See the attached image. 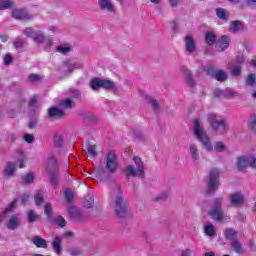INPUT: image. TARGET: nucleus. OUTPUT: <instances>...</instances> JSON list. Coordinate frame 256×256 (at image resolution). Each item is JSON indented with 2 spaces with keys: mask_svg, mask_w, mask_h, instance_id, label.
<instances>
[{
  "mask_svg": "<svg viewBox=\"0 0 256 256\" xmlns=\"http://www.w3.org/2000/svg\"><path fill=\"white\" fill-rule=\"evenodd\" d=\"M195 255V250L192 249H186L182 251L181 256H192Z\"/></svg>",
  "mask_w": 256,
  "mask_h": 256,
  "instance_id": "obj_63",
  "label": "nucleus"
},
{
  "mask_svg": "<svg viewBox=\"0 0 256 256\" xmlns=\"http://www.w3.org/2000/svg\"><path fill=\"white\" fill-rule=\"evenodd\" d=\"M41 80V76L39 74H30L28 76L29 83H38Z\"/></svg>",
  "mask_w": 256,
  "mask_h": 256,
  "instance_id": "obj_49",
  "label": "nucleus"
},
{
  "mask_svg": "<svg viewBox=\"0 0 256 256\" xmlns=\"http://www.w3.org/2000/svg\"><path fill=\"white\" fill-rule=\"evenodd\" d=\"M102 89H105L106 91H117V85L111 80L102 79Z\"/></svg>",
  "mask_w": 256,
  "mask_h": 256,
  "instance_id": "obj_22",
  "label": "nucleus"
},
{
  "mask_svg": "<svg viewBox=\"0 0 256 256\" xmlns=\"http://www.w3.org/2000/svg\"><path fill=\"white\" fill-rule=\"evenodd\" d=\"M12 17H14V19H21L23 21L31 19V17H29V14H27V11L25 10H13Z\"/></svg>",
  "mask_w": 256,
  "mask_h": 256,
  "instance_id": "obj_19",
  "label": "nucleus"
},
{
  "mask_svg": "<svg viewBox=\"0 0 256 256\" xmlns=\"http://www.w3.org/2000/svg\"><path fill=\"white\" fill-rule=\"evenodd\" d=\"M193 125V131L196 139L202 142L204 149H206L208 153H211V151H213V144H211V138H209V134H207V131H205V128H203L201 120L194 119Z\"/></svg>",
  "mask_w": 256,
  "mask_h": 256,
  "instance_id": "obj_2",
  "label": "nucleus"
},
{
  "mask_svg": "<svg viewBox=\"0 0 256 256\" xmlns=\"http://www.w3.org/2000/svg\"><path fill=\"white\" fill-rule=\"evenodd\" d=\"M231 75L233 77H239L241 75V65H235L231 70Z\"/></svg>",
  "mask_w": 256,
  "mask_h": 256,
  "instance_id": "obj_50",
  "label": "nucleus"
},
{
  "mask_svg": "<svg viewBox=\"0 0 256 256\" xmlns=\"http://www.w3.org/2000/svg\"><path fill=\"white\" fill-rule=\"evenodd\" d=\"M33 181H35V175L31 172L22 176V183L24 185H31V183H33Z\"/></svg>",
  "mask_w": 256,
  "mask_h": 256,
  "instance_id": "obj_34",
  "label": "nucleus"
},
{
  "mask_svg": "<svg viewBox=\"0 0 256 256\" xmlns=\"http://www.w3.org/2000/svg\"><path fill=\"white\" fill-rule=\"evenodd\" d=\"M98 7L100 11L115 13V4L113 3V0H98Z\"/></svg>",
  "mask_w": 256,
  "mask_h": 256,
  "instance_id": "obj_12",
  "label": "nucleus"
},
{
  "mask_svg": "<svg viewBox=\"0 0 256 256\" xmlns=\"http://www.w3.org/2000/svg\"><path fill=\"white\" fill-rule=\"evenodd\" d=\"M229 45H231V39H229V36L223 35L216 41V50L219 53H223L229 48Z\"/></svg>",
  "mask_w": 256,
  "mask_h": 256,
  "instance_id": "obj_9",
  "label": "nucleus"
},
{
  "mask_svg": "<svg viewBox=\"0 0 256 256\" xmlns=\"http://www.w3.org/2000/svg\"><path fill=\"white\" fill-rule=\"evenodd\" d=\"M216 15L219 19H222V21H227V10L223 8H217Z\"/></svg>",
  "mask_w": 256,
  "mask_h": 256,
  "instance_id": "obj_39",
  "label": "nucleus"
},
{
  "mask_svg": "<svg viewBox=\"0 0 256 256\" xmlns=\"http://www.w3.org/2000/svg\"><path fill=\"white\" fill-rule=\"evenodd\" d=\"M56 223L59 227H65V225H67V221H65V218L62 216L56 218Z\"/></svg>",
  "mask_w": 256,
  "mask_h": 256,
  "instance_id": "obj_54",
  "label": "nucleus"
},
{
  "mask_svg": "<svg viewBox=\"0 0 256 256\" xmlns=\"http://www.w3.org/2000/svg\"><path fill=\"white\" fill-rule=\"evenodd\" d=\"M246 85L248 87H256V76H255V74H249L247 76Z\"/></svg>",
  "mask_w": 256,
  "mask_h": 256,
  "instance_id": "obj_38",
  "label": "nucleus"
},
{
  "mask_svg": "<svg viewBox=\"0 0 256 256\" xmlns=\"http://www.w3.org/2000/svg\"><path fill=\"white\" fill-rule=\"evenodd\" d=\"M24 140L26 141V143H35V136L31 134H26L24 135Z\"/></svg>",
  "mask_w": 256,
  "mask_h": 256,
  "instance_id": "obj_61",
  "label": "nucleus"
},
{
  "mask_svg": "<svg viewBox=\"0 0 256 256\" xmlns=\"http://www.w3.org/2000/svg\"><path fill=\"white\" fill-rule=\"evenodd\" d=\"M235 63H236V65H240V67H242V65L245 63V56L238 55L236 57Z\"/></svg>",
  "mask_w": 256,
  "mask_h": 256,
  "instance_id": "obj_57",
  "label": "nucleus"
},
{
  "mask_svg": "<svg viewBox=\"0 0 256 256\" xmlns=\"http://www.w3.org/2000/svg\"><path fill=\"white\" fill-rule=\"evenodd\" d=\"M214 79H216V81H219L220 83L227 81V72H225V70H217Z\"/></svg>",
  "mask_w": 256,
  "mask_h": 256,
  "instance_id": "obj_31",
  "label": "nucleus"
},
{
  "mask_svg": "<svg viewBox=\"0 0 256 256\" xmlns=\"http://www.w3.org/2000/svg\"><path fill=\"white\" fill-rule=\"evenodd\" d=\"M57 53H60V55H68L73 51V46L69 43H64L56 47Z\"/></svg>",
  "mask_w": 256,
  "mask_h": 256,
  "instance_id": "obj_18",
  "label": "nucleus"
},
{
  "mask_svg": "<svg viewBox=\"0 0 256 256\" xmlns=\"http://www.w3.org/2000/svg\"><path fill=\"white\" fill-rule=\"evenodd\" d=\"M44 213L48 218H51V216L53 215V208L51 206V203H46L44 206Z\"/></svg>",
  "mask_w": 256,
  "mask_h": 256,
  "instance_id": "obj_44",
  "label": "nucleus"
},
{
  "mask_svg": "<svg viewBox=\"0 0 256 256\" xmlns=\"http://www.w3.org/2000/svg\"><path fill=\"white\" fill-rule=\"evenodd\" d=\"M34 201H35V204H36V205H41V204L43 203V201H44L43 195H41V194H36V195L34 196Z\"/></svg>",
  "mask_w": 256,
  "mask_h": 256,
  "instance_id": "obj_56",
  "label": "nucleus"
},
{
  "mask_svg": "<svg viewBox=\"0 0 256 256\" xmlns=\"http://www.w3.org/2000/svg\"><path fill=\"white\" fill-rule=\"evenodd\" d=\"M219 190V169H212L209 173V180L207 183V191L209 195Z\"/></svg>",
  "mask_w": 256,
  "mask_h": 256,
  "instance_id": "obj_7",
  "label": "nucleus"
},
{
  "mask_svg": "<svg viewBox=\"0 0 256 256\" xmlns=\"http://www.w3.org/2000/svg\"><path fill=\"white\" fill-rule=\"evenodd\" d=\"M90 87L93 91H97V89L103 88V79L94 78L90 82Z\"/></svg>",
  "mask_w": 256,
  "mask_h": 256,
  "instance_id": "obj_27",
  "label": "nucleus"
},
{
  "mask_svg": "<svg viewBox=\"0 0 256 256\" xmlns=\"http://www.w3.org/2000/svg\"><path fill=\"white\" fill-rule=\"evenodd\" d=\"M27 218L29 223H35V221H37V219H39V214H37V212H35V210H29L28 214H27Z\"/></svg>",
  "mask_w": 256,
  "mask_h": 256,
  "instance_id": "obj_36",
  "label": "nucleus"
},
{
  "mask_svg": "<svg viewBox=\"0 0 256 256\" xmlns=\"http://www.w3.org/2000/svg\"><path fill=\"white\" fill-rule=\"evenodd\" d=\"M133 161L137 166V169H135L133 165H128L124 170V173L127 175V177H143V175H145V166L143 161L137 156L133 158Z\"/></svg>",
  "mask_w": 256,
  "mask_h": 256,
  "instance_id": "obj_5",
  "label": "nucleus"
},
{
  "mask_svg": "<svg viewBox=\"0 0 256 256\" xmlns=\"http://www.w3.org/2000/svg\"><path fill=\"white\" fill-rule=\"evenodd\" d=\"M13 7V2L11 0H0V11L4 9H11Z\"/></svg>",
  "mask_w": 256,
  "mask_h": 256,
  "instance_id": "obj_40",
  "label": "nucleus"
},
{
  "mask_svg": "<svg viewBox=\"0 0 256 256\" xmlns=\"http://www.w3.org/2000/svg\"><path fill=\"white\" fill-rule=\"evenodd\" d=\"M224 235L226 239H230L231 242L237 240V231H235L233 228H228L224 231Z\"/></svg>",
  "mask_w": 256,
  "mask_h": 256,
  "instance_id": "obj_29",
  "label": "nucleus"
},
{
  "mask_svg": "<svg viewBox=\"0 0 256 256\" xmlns=\"http://www.w3.org/2000/svg\"><path fill=\"white\" fill-rule=\"evenodd\" d=\"M46 171L50 175L49 179H50V183H51L53 189H57V187L59 185V169L57 166V161L54 158H52L48 162Z\"/></svg>",
  "mask_w": 256,
  "mask_h": 256,
  "instance_id": "obj_6",
  "label": "nucleus"
},
{
  "mask_svg": "<svg viewBox=\"0 0 256 256\" xmlns=\"http://www.w3.org/2000/svg\"><path fill=\"white\" fill-rule=\"evenodd\" d=\"M188 151L193 163L199 161V147L197 146V144H190L188 147Z\"/></svg>",
  "mask_w": 256,
  "mask_h": 256,
  "instance_id": "obj_14",
  "label": "nucleus"
},
{
  "mask_svg": "<svg viewBox=\"0 0 256 256\" xmlns=\"http://www.w3.org/2000/svg\"><path fill=\"white\" fill-rule=\"evenodd\" d=\"M69 95L70 97H72L73 99H81V92H79V90L75 89V88H71L69 90Z\"/></svg>",
  "mask_w": 256,
  "mask_h": 256,
  "instance_id": "obj_45",
  "label": "nucleus"
},
{
  "mask_svg": "<svg viewBox=\"0 0 256 256\" xmlns=\"http://www.w3.org/2000/svg\"><path fill=\"white\" fill-rule=\"evenodd\" d=\"M73 71H75V64H72L71 60H65L59 67V72L61 73L62 77L71 75Z\"/></svg>",
  "mask_w": 256,
  "mask_h": 256,
  "instance_id": "obj_10",
  "label": "nucleus"
},
{
  "mask_svg": "<svg viewBox=\"0 0 256 256\" xmlns=\"http://www.w3.org/2000/svg\"><path fill=\"white\" fill-rule=\"evenodd\" d=\"M68 213H69L70 219H72V221H81V220L85 219V215H83V212H81L79 209H77L75 207H69Z\"/></svg>",
  "mask_w": 256,
  "mask_h": 256,
  "instance_id": "obj_13",
  "label": "nucleus"
},
{
  "mask_svg": "<svg viewBox=\"0 0 256 256\" xmlns=\"http://www.w3.org/2000/svg\"><path fill=\"white\" fill-rule=\"evenodd\" d=\"M95 202L93 201V197L92 196H86L85 201H84V206L87 207V209H91V207H93V204Z\"/></svg>",
  "mask_w": 256,
  "mask_h": 256,
  "instance_id": "obj_48",
  "label": "nucleus"
},
{
  "mask_svg": "<svg viewBox=\"0 0 256 256\" xmlns=\"http://www.w3.org/2000/svg\"><path fill=\"white\" fill-rule=\"evenodd\" d=\"M205 41L207 45H215V43L217 42V36L212 31H208L205 34Z\"/></svg>",
  "mask_w": 256,
  "mask_h": 256,
  "instance_id": "obj_26",
  "label": "nucleus"
},
{
  "mask_svg": "<svg viewBox=\"0 0 256 256\" xmlns=\"http://www.w3.org/2000/svg\"><path fill=\"white\" fill-rule=\"evenodd\" d=\"M231 247L234 249L235 253H238V255H241L243 253V244L237 240H233L231 242Z\"/></svg>",
  "mask_w": 256,
  "mask_h": 256,
  "instance_id": "obj_33",
  "label": "nucleus"
},
{
  "mask_svg": "<svg viewBox=\"0 0 256 256\" xmlns=\"http://www.w3.org/2000/svg\"><path fill=\"white\" fill-rule=\"evenodd\" d=\"M207 121L214 133H225V131L229 130V121L219 116V114L209 113Z\"/></svg>",
  "mask_w": 256,
  "mask_h": 256,
  "instance_id": "obj_3",
  "label": "nucleus"
},
{
  "mask_svg": "<svg viewBox=\"0 0 256 256\" xmlns=\"http://www.w3.org/2000/svg\"><path fill=\"white\" fill-rule=\"evenodd\" d=\"M214 149L218 153H223V151H225V144L221 141H218V142L215 143Z\"/></svg>",
  "mask_w": 256,
  "mask_h": 256,
  "instance_id": "obj_46",
  "label": "nucleus"
},
{
  "mask_svg": "<svg viewBox=\"0 0 256 256\" xmlns=\"http://www.w3.org/2000/svg\"><path fill=\"white\" fill-rule=\"evenodd\" d=\"M61 243V237L55 236V238L52 241V248L57 255H61L63 253V247L61 246Z\"/></svg>",
  "mask_w": 256,
  "mask_h": 256,
  "instance_id": "obj_17",
  "label": "nucleus"
},
{
  "mask_svg": "<svg viewBox=\"0 0 256 256\" xmlns=\"http://www.w3.org/2000/svg\"><path fill=\"white\" fill-rule=\"evenodd\" d=\"M87 153L90 157H97L99 154L97 153V146L96 145H88Z\"/></svg>",
  "mask_w": 256,
  "mask_h": 256,
  "instance_id": "obj_43",
  "label": "nucleus"
},
{
  "mask_svg": "<svg viewBox=\"0 0 256 256\" xmlns=\"http://www.w3.org/2000/svg\"><path fill=\"white\" fill-rule=\"evenodd\" d=\"M244 201H245V199L243 198V195H241V193L236 192V193L230 195V202L234 206L242 205V203Z\"/></svg>",
  "mask_w": 256,
  "mask_h": 256,
  "instance_id": "obj_21",
  "label": "nucleus"
},
{
  "mask_svg": "<svg viewBox=\"0 0 256 256\" xmlns=\"http://www.w3.org/2000/svg\"><path fill=\"white\" fill-rule=\"evenodd\" d=\"M17 205V200H14L6 209L4 213H11L13 209H15V206Z\"/></svg>",
  "mask_w": 256,
  "mask_h": 256,
  "instance_id": "obj_62",
  "label": "nucleus"
},
{
  "mask_svg": "<svg viewBox=\"0 0 256 256\" xmlns=\"http://www.w3.org/2000/svg\"><path fill=\"white\" fill-rule=\"evenodd\" d=\"M217 68H215V66H209L207 69V75H209L210 77H213V79H215V75H217Z\"/></svg>",
  "mask_w": 256,
  "mask_h": 256,
  "instance_id": "obj_53",
  "label": "nucleus"
},
{
  "mask_svg": "<svg viewBox=\"0 0 256 256\" xmlns=\"http://www.w3.org/2000/svg\"><path fill=\"white\" fill-rule=\"evenodd\" d=\"M24 35H26V37H30L31 39H33V36L35 35V31H33V28H25Z\"/></svg>",
  "mask_w": 256,
  "mask_h": 256,
  "instance_id": "obj_55",
  "label": "nucleus"
},
{
  "mask_svg": "<svg viewBox=\"0 0 256 256\" xmlns=\"http://www.w3.org/2000/svg\"><path fill=\"white\" fill-rule=\"evenodd\" d=\"M65 199H66V201H68V203H71V201H73V191L66 190L65 191Z\"/></svg>",
  "mask_w": 256,
  "mask_h": 256,
  "instance_id": "obj_58",
  "label": "nucleus"
},
{
  "mask_svg": "<svg viewBox=\"0 0 256 256\" xmlns=\"http://www.w3.org/2000/svg\"><path fill=\"white\" fill-rule=\"evenodd\" d=\"M48 116L61 118L65 116V112L57 107H52L48 110Z\"/></svg>",
  "mask_w": 256,
  "mask_h": 256,
  "instance_id": "obj_24",
  "label": "nucleus"
},
{
  "mask_svg": "<svg viewBox=\"0 0 256 256\" xmlns=\"http://www.w3.org/2000/svg\"><path fill=\"white\" fill-rule=\"evenodd\" d=\"M241 25H242V23L239 20L232 21L230 23V31L232 33H237V31H239V29H241Z\"/></svg>",
  "mask_w": 256,
  "mask_h": 256,
  "instance_id": "obj_37",
  "label": "nucleus"
},
{
  "mask_svg": "<svg viewBox=\"0 0 256 256\" xmlns=\"http://www.w3.org/2000/svg\"><path fill=\"white\" fill-rule=\"evenodd\" d=\"M58 105H60V107H63L64 109H73V107H75V102L72 101L71 98H66L60 100Z\"/></svg>",
  "mask_w": 256,
  "mask_h": 256,
  "instance_id": "obj_25",
  "label": "nucleus"
},
{
  "mask_svg": "<svg viewBox=\"0 0 256 256\" xmlns=\"http://www.w3.org/2000/svg\"><path fill=\"white\" fill-rule=\"evenodd\" d=\"M106 169L110 173H115L117 167H119V161L117 160V154L115 151H110L105 157Z\"/></svg>",
  "mask_w": 256,
  "mask_h": 256,
  "instance_id": "obj_8",
  "label": "nucleus"
},
{
  "mask_svg": "<svg viewBox=\"0 0 256 256\" xmlns=\"http://www.w3.org/2000/svg\"><path fill=\"white\" fill-rule=\"evenodd\" d=\"M17 160L20 162L19 167L20 169H25V161H27V157L25 156V153L23 151H18Z\"/></svg>",
  "mask_w": 256,
  "mask_h": 256,
  "instance_id": "obj_35",
  "label": "nucleus"
},
{
  "mask_svg": "<svg viewBox=\"0 0 256 256\" xmlns=\"http://www.w3.org/2000/svg\"><path fill=\"white\" fill-rule=\"evenodd\" d=\"M15 171H17V164L12 163V162H8L6 164L5 169H4V174L7 177H13V175H15Z\"/></svg>",
  "mask_w": 256,
  "mask_h": 256,
  "instance_id": "obj_20",
  "label": "nucleus"
},
{
  "mask_svg": "<svg viewBox=\"0 0 256 256\" xmlns=\"http://www.w3.org/2000/svg\"><path fill=\"white\" fill-rule=\"evenodd\" d=\"M233 97H237V93L232 89L223 90V98L224 99H233Z\"/></svg>",
  "mask_w": 256,
  "mask_h": 256,
  "instance_id": "obj_41",
  "label": "nucleus"
},
{
  "mask_svg": "<svg viewBox=\"0 0 256 256\" xmlns=\"http://www.w3.org/2000/svg\"><path fill=\"white\" fill-rule=\"evenodd\" d=\"M114 211L119 219L129 217V203L123 197L121 187L117 184H114Z\"/></svg>",
  "mask_w": 256,
  "mask_h": 256,
  "instance_id": "obj_1",
  "label": "nucleus"
},
{
  "mask_svg": "<svg viewBox=\"0 0 256 256\" xmlns=\"http://www.w3.org/2000/svg\"><path fill=\"white\" fill-rule=\"evenodd\" d=\"M32 241H33L34 245H36V247H39L42 249H46V247H47V241L39 236H34Z\"/></svg>",
  "mask_w": 256,
  "mask_h": 256,
  "instance_id": "obj_28",
  "label": "nucleus"
},
{
  "mask_svg": "<svg viewBox=\"0 0 256 256\" xmlns=\"http://www.w3.org/2000/svg\"><path fill=\"white\" fill-rule=\"evenodd\" d=\"M29 107L31 109H35V107H37V97L34 96L30 99Z\"/></svg>",
  "mask_w": 256,
  "mask_h": 256,
  "instance_id": "obj_64",
  "label": "nucleus"
},
{
  "mask_svg": "<svg viewBox=\"0 0 256 256\" xmlns=\"http://www.w3.org/2000/svg\"><path fill=\"white\" fill-rule=\"evenodd\" d=\"M54 147H57V148L63 147V136H61V134H56L54 136Z\"/></svg>",
  "mask_w": 256,
  "mask_h": 256,
  "instance_id": "obj_42",
  "label": "nucleus"
},
{
  "mask_svg": "<svg viewBox=\"0 0 256 256\" xmlns=\"http://www.w3.org/2000/svg\"><path fill=\"white\" fill-rule=\"evenodd\" d=\"M146 103H148L149 105H151L152 109H154V111H159L160 106H159V102H157L156 99H154L152 96H146Z\"/></svg>",
  "mask_w": 256,
  "mask_h": 256,
  "instance_id": "obj_30",
  "label": "nucleus"
},
{
  "mask_svg": "<svg viewBox=\"0 0 256 256\" xmlns=\"http://www.w3.org/2000/svg\"><path fill=\"white\" fill-rule=\"evenodd\" d=\"M236 167L238 171H246V169H249V160L247 156H241L237 160Z\"/></svg>",
  "mask_w": 256,
  "mask_h": 256,
  "instance_id": "obj_15",
  "label": "nucleus"
},
{
  "mask_svg": "<svg viewBox=\"0 0 256 256\" xmlns=\"http://www.w3.org/2000/svg\"><path fill=\"white\" fill-rule=\"evenodd\" d=\"M223 197H216L212 200V207L208 211L209 217L214 221H223L226 216L223 212Z\"/></svg>",
  "mask_w": 256,
  "mask_h": 256,
  "instance_id": "obj_4",
  "label": "nucleus"
},
{
  "mask_svg": "<svg viewBox=\"0 0 256 256\" xmlns=\"http://www.w3.org/2000/svg\"><path fill=\"white\" fill-rule=\"evenodd\" d=\"M68 253H70L71 256H79L81 255V250H79V248H70Z\"/></svg>",
  "mask_w": 256,
  "mask_h": 256,
  "instance_id": "obj_59",
  "label": "nucleus"
},
{
  "mask_svg": "<svg viewBox=\"0 0 256 256\" xmlns=\"http://www.w3.org/2000/svg\"><path fill=\"white\" fill-rule=\"evenodd\" d=\"M32 39L35 43H43L45 41V34L41 30L35 31Z\"/></svg>",
  "mask_w": 256,
  "mask_h": 256,
  "instance_id": "obj_32",
  "label": "nucleus"
},
{
  "mask_svg": "<svg viewBox=\"0 0 256 256\" xmlns=\"http://www.w3.org/2000/svg\"><path fill=\"white\" fill-rule=\"evenodd\" d=\"M249 125L253 131V133H255L256 135V116L252 115L249 119Z\"/></svg>",
  "mask_w": 256,
  "mask_h": 256,
  "instance_id": "obj_51",
  "label": "nucleus"
},
{
  "mask_svg": "<svg viewBox=\"0 0 256 256\" xmlns=\"http://www.w3.org/2000/svg\"><path fill=\"white\" fill-rule=\"evenodd\" d=\"M248 158V166L251 167L252 169H256V157L251 155L247 156Z\"/></svg>",
  "mask_w": 256,
  "mask_h": 256,
  "instance_id": "obj_52",
  "label": "nucleus"
},
{
  "mask_svg": "<svg viewBox=\"0 0 256 256\" xmlns=\"http://www.w3.org/2000/svg\"><path fill=\"white\" fill-rule=\"evenodd\" d=\"M19 223V217H17V215H13L8 221L7 229H9L10 231H15V229L19 227Z\"/></svg>",
  "mask_w": 256,
  "mask_h": 256,
  "instance_id": "obj_23",
  "label": "nucleus"
},
{
  "mask_svg": "<svg viewBox=\"0 0 256 256\" xmlns=\"http://www.w3.org/2000/svg\"><path fill=\"white\" fill-rule=\"evenodd\" d=\"M181 73L184 75L187 85L189 87H195V80L193 79V76L191 75V71L185 67H182Z\"/></svg>",
  "mask_w": 256,
  "mask_h": 256,
  "instance_id": "obj_16",
  "label": "nucleus"
},
{
  "mask_svg": "<svg viewBox=\"0 0 256 256\" xmlns=\"http://www.w3.org/2000/svg\"><path fill=\"white\" fill-rule=\"evenodd\" d=\"M11 61H13V56L6 54L3 59L4 65H11Z\"/></svg>",
  "mask_w": 256,
  "mask_h": 256,
  "instance_id": "obj_60",
  "label": "nucleus"
},
{
  "mask_svg": "<svg viewBox=\"0 0 256 256\" xmlns=\"http://www.w3.org/2000/svg\"><path fill=\"white\" fill-rule=\"evenodd\" d=\"M185 49L187 53L193 55L195 51H197V43H195V39L191 35H186L184 37Z\"/></svg>",
  "mask_w": 256,
  "mask_h": 256,
  "instance_id": "obj_11",
  "label": "nucleus"
},
{
  "mask_svg": "<svg viewBox=\"0 0 256 256\" xmlns=\"http://www.w3.org/2000/svg\"><path fill=\"white\" fill-rule=\"evenodd\" d=\"M204 231L208 237H213L215 235V227L213 225L206 226Z\"/></svg>",
  "mask_w": 256,
  "mask_h": 256,
  "instance_id": "obj_47",
  "label": "nucleus"
}]
</instances>
